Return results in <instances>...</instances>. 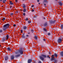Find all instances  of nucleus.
<instances>
[{
  "label": "nucleus",
  "mask_w": 63,
  "mask_h": 63,
  "mask_svg": "<svg viewBox=\"0 0 63 63\" xmlns=\"http://www.w3.org/2000/svg\"><path fill=\"white\" fill-rule=\"evenodd\" d=\"M0 47H1V45L0 44Z\"/></svg>",
  "instance_id": "50"
},
{
  "label": "nucleus",
  "mask_w": 63,
  "mask_h": 63,
  "mask_svg": "<svg viewBox=\"0 0 63 63\" xmlns=\"http://www.w3.org/2000/svg\"><path fill=\"white\" fill-rule=\"evenodd\" d=\"M15 2H17V0H15Z\"/></svg>",
  "instance_id": "37"
},
{
  "label": "nucleus",
  "mask_w": 63,
  "mask_h": 63,
  "mask_svg": "<svg viewBox=\"0 0 63 63\" xmlns=\"http://www.w3.org/2000/svg\"><path fill=\"white\" fill-rule=\"evenodd\" d=\"M24 0H23V1H24Z\"/></svg>",
  "instance_id": "52"
},
{
  "label": "nucleus",
  "mask_w": 63,
  "mask_h": 63,
  "mask_svg": "<svg viewBox=\"0 0 63 63\" xmlns=\"http://www.w3.org/2000/svg\"><path fill=\"white\" fill-rule=\"evenodd\" d=\"M9 24H7L4 25L3 26V30L4 31L6 30V29L9 27Z\"/></svg>",
  "instance_id": "1"
},
{
  "label": "nucleus",
  "mask_w": 63,
  "mask_h": 63,
  "mask_svg": "<svg viewBox=\"0 0 63 63\" xmlns=\"http://www.w3.org/2000/svg\"><path fill=\"white\" fill-rule=\"evenodd\" d=\"M62 39H61L60 38H59L58 40V43H60L61 42H62Z\"/></svg>",
  "instance_id": "5"
},
{
  "label": "nucleus",
  "mask_w": 63,
  "mask_h": 63,
  "mask_svg": "<svg viewBox=\"0 0 63 63\" xmlns=\"http://www.w3.org/2000/svg\"><path fill=\"white\" fill-rule=\"evenodd\" d=\"M34 38L36 39V40H37V36H35L34 37Z\"/></svg>",
  "instance_id": "17"
},
{
  "label": "nucleus",
  "mask_w": 63,
  "mask_h": 63,
  "mask_svg": "<svg viewBox=\"0 0 63 63\" xmlns=\"http://www.w3.org/2000/svg\"><path fill=\"white\" fill-rule=\"evenodd\" d=\"M44 5L45 6H46V4H44Z\"/></svg>",
  "instance_id": "45"
},
{
  "label": "nucleus",
  "mask_w": 63,
  "mask_h": 63,
  "mask_svg": "<svg viewBox=\"0 0 63 63\" xmlns=\"http://www.w3.org/2000/svg\"><path fill=\"white\" fill-rule=\"evenodd\" d=\"M33 7H34V5H32V6H31V7H32V8Z\"/></svg>",
  "instance_id": "41"
},
{
  "label": "nucleus",
  "mask_w": 63,
  "mask_h": 63,
  "mask_svg": "<svg viewBox=\"0 0 63 63\" xmlns=\"http://www.w3.org/2000/svg\"><path fill=\"white\" fill-rule=\"evenodd\" d=\"M3 2L4 3H5L6 2V0H4L3 1Z\"/></svg>",
  "instance_id": "13"
},
{
  "label": "nucleus",
  "mask_w": 63,
  "mask_h": 63,
  "mask_svg": "<svg viewBox=\"0 0 63 63\" xmlns=\"http://www.w3.org/2000/svg\"><path fill=\"white\" fill-rule=\"evenodd\" d=\"M11 60H13L14 59V56H11Z\"/></svg>",
  "instance_id": "8"
},
{
  "label": "nucleus",
  "mask_w": 63,
  "mask_h": 63,
  "mask_svg": "<svg viewBox=\"0 0 63 63\" xmlns=\"http://www.w3.org/2000/svg\"><path fill=\"white\" fill-rule=\"evenodd\" d=\"M18 52H16V54H17V53H18Z\"/></svg>",
  "instance_id": "40"
},
{
  "label": "nucleus",
  "mask_w": 63,
  "mask_h": 63,
  "mask_svg": "<svg viewBox=\"0 0 63 63\" xmlns=\"http://www.w3.org/2000/svg\"><path fill=\"white\" fill-rule=\"evenodd\" d=\"M10 15H13V13H11L10 14Z\"/></svg>",
  "instance_id": "33"
},
{
  "label": "nucleus",
  "mask_w": 63,
  "mask_h": 63,
  "mask_svg": "<svg viewBox=\"0 0 63 63\" xmlns=\"http://www.w3.org/2000/svg\"><path fill=\"white\" fill-rule=\"evenodd\" d=\"M5 20V18H3V19H2V20L3 21H4Z\"/></svg>",
  "instance_id": "21"
},
{
  "label": "nucleus",
  "mask_w": 63,
  "mask_h": 63,
  "mask_svg": "<svg viewBox=\"0 0 63 63\" xmlns=\"http://www.w3.org/2000/svg\"><path fill=\"white\" fill-rule=\"evenodd\" d=\"M31 32H33V30H31Z\"/></svg>",
  "instance_id": "35"
},
{
  "label": "nucleus",
  "mask_w": 63,
  "mask_h": 63,
  "mask_svg": "<svg viewBox=\"0 0 63 63\" xmlns=\"http://www.w3.org/2000/svg\"><path fill=\"white\" fill-rule=\"evenodd\" d=\"M0 1H2V0H0Z\"/></svg>",
  "instance_id": "48"
},
{
  "label": "nucleus",
  "mask_w": 63,
  "mask_h": 63,
  "mask_svg": "<svg viewBox=\"0 0 63 63\" xmlns=\"http://www.w3.org/2000/svg\"><path fill=\"white\" fill-rule=\"evenodd\" d=\"M10 4H11V5H13V3L12 1H10Z\"/></svg>",
  "instance_id": "14"
},
{
  "label": "nucleus",
  "mask_w": 63,
  "mask_h": 63,
  "mask_svg": "<svg viewBox=\"0 0 63 63\" xmlns=\"http://www.w3.org/2000/svg\"><path fill=\"white\" fill-rule=\"evenodd\" d=\"M61 28H63V25H61Z\"/></svg>",
  "instance_id": "20"
},
{
  "label": "nucleus",
  "mask_w": 63,
  "mask_h": 63,
  "mask_svg": "<svg viewBox=\"0 0 63 63\" xmlns=\"http://www.w3.org/2000/svg\"><path fill=\"white\" fill-rule=\"evenodd\" d=\"M28 22L29 23H31V21H28Z\"/></svg>",
  "instance_id": "22"
},
{
  "label": "nucleus",
  "mask_w": 63,
  "mask_h": 63,
  "mask_svg": "<svg viewBox=\"0 0 63 63\" xmlns=\"http://www.w3.org/2000/svg\"><path fill=\"white\" fill-rule=\"evenodd\" d=\"M2 30H0V33H2Z\"/></svg>",
  "instance_id": "23"
},
{
  "label": "nucleus",
  "mask_w": 63,
  "mask_h": 63,
  "mask_svg": "<svg viewBox=\"0 0 63 63\" xmlns=\"http://www.w3.org/2000/svg\"><path fill=\"white\" fill-rule=\"evenodd\" d=\"M43 30L45 31H47V30L45 28H44Z\"/></svg>",
  "instance_id": "15"
},
{
  "label": "nucleus",
  "mask_w": 63,
  "mask_h": 63,
  "mask_svg": "<svg viewBox=\"0 0 63 63\" xmlns=\"http://www.w3.org/2000/svg\"><path fill=\"white\" fill-rule=\"evenodd\" d=\"M8 59V57H6L5 58V60H7Z\"/></svg>",
  "instance_id": "10"
},
{
  "label": "nucleus",
  "mask_w": 63,
  "mask_h": 63,
  "mask_svg": "<svg viewBox=\"0 0 63 63\" xmlns=\"http://www.w3.org/2000/svg\"><path fill=\"white\" fill-rule=\"evenodd\" d=\"M34 10H32V12H34Z\"/></svg>",
  "instance_id": "43"
},
{
  "label": "nucleus",
  "mask_w": 63,
  "mask_h": 63,
  "mask_svg": "<svg viewBox=\"0 0 63 63\" xmlns=\"http://www.w3.org/2000/svg\"><path fill=\"white\" fill-rule=\"evenodd\" d=\"M12 8V6H10V8Z\"/></svg>",
  "instance_id": "47"
},
{
  "label": "nucleus",
  "mask_w": 63,
  "mask_h": 63,
  "mask_svg": "<svg viewBox=\"0 0 63 63\" xmlns=\"http://www.w3.org/2000/svg\"><path fill=\"white\" fill-rule=\"evenodd\" d=\"M37 2H39V0H37Z\"/></svg>",
  "instance_id": "42"
},
{
  "label": "nucleus",
  "mask_w": 63,
  "mask_h": 63,
  "mask_svg": "<svg viewBox=\"0 0 63 63\" xmlns=\"http://www.w3.org/2000/svg\"><path fill=\"white\" fill-rule=\"evenodd\" d=\"M26 36V37H28V35H27Z\"/></svg>",
  "instance_id": "44"
},
{
  "label": "nucleus",
  "mask_w": 63,
  "mask_h": 63,
  "mask_svg": "<svg viewBox=\"0 0 63 63\" xmlns=\"http://www.w3.org/2000/svg\"><path fill=\"white\" fill-rule=\"evenodd\" d=\"M50 35V33H48V35L49 36Z\"/></svg>",
  "instance_id": "27"
},
{
  "label": "nucleus",
  "mask_w": 63,
  "mask_h": 63,
  "mask_svg": "<svg viewBox=\"0 0 63 63\" xmlns=\"http://www.w3.org/2000/svg\"><path fill=\"white\" fill-rule=\"evenodd\" d=\"M19 56V55H17L16 56V57H18V56Z\"/></svg>",
  "instance_id": "36"
},
{
  "label": "nucleus",
  "mask_w": 63,
  "mask_h": 63,
  "mask_svg": "<svg viewBox=\"0 0 63 63\" xmlns=\"http://www.w3.org/2000/svg\"><path fill=\"white\" fill-rule=\"evenodd\" d=\"M60 5H61V6H62V3H60Z\"/></svg>",
  "instance_id": "24"
},
{
  "label": "nucleus",
  "mask_w": 63,
  "mask_h": 63,
  "mask_svg": "<svg viewBox=\"0 0 63 63\" xmlns=\"http://www.w3.org/2000/svg\"><path fill=\"white\" fill-rule=\"evenodd\" d=\"M1 7H3V6H1Z\"/></svg>",
  "instance_id": "49"
},
{
  "label": "nucleus",
  "mask_w": 63,
  "mask_h": 63,
  "mask_svg": "<svg viewBox=\"0 0 63 63\" xmlns=\"http://www.w3.org/2000/svg\"><path fill=\"white\" fill-rule=\"evenodd\" d=\"M32 61V60L30 59H29L28 60V63H30Z\"/></svg>",
  "instance_id": "6"
},
{
  "label": "nucleus",
  "mask_w": 63,
  "mask_h": 63,
  "mask_svg": "<svg viewBox=\"0 0 63 63\" xmlns=\"http://www.w3.org/2000/svg\"><path fill=\"white\" fill-rule=\"evenodd\" d=\"M44 18V19H45V18Z\"/></svg>",
  "instance_id": "53"
},
{
  "label": "nucleus",
  "mask_w": 63,
  "mask_h": 63,
  "mask_svg": "<svg viewBox=\"0 0 63 63\" xmlns=\"http://www.w3.org/2000/svg\"><path fill=\"white\" fill-rule=\"evenodd\" d=\"M26 20H28V18H26L25 19Z\"/></svg>",
  "instance_id": "29"
},
{
  "label": "nucleus",
  "mask_w": 63,
  "mask_h": 63,
  "mask_svg": "<svg viewBox=\"0 0 63 63\" xmlns=\"http://www.w3.org/2000/svg\"><path fill=\"white\" fill-rule=\"evenodd\" d=\"M39 4H40V3H39Z\"/></svg>",
  "instance_id": "51"
},
{
  "label": "nucleus",
  "mask_w": 63,
  "mask_h": 63,
  "mask_svg": "<svg viewBox=\"0 0 63 63\" xmlns=\"http://www.w3.org/2000/svg\"><path fill=\"white\" fill-rule=\"evenodd\" d=\"M54 55L56 57H57V54H55Z\"/></svg>",
  "instance_id": "16"
},
{
  "label": "nucleus",
  "mask_w": 63,
  "mask_h": 63,
  "mask_svg": "<svg viewBox=\"0 0 63 63\" xmlns=\"http://www.w3.org/2000/svg\"><path fill=\"white\" fill-rule=\"evenodd\" d=\"M43 57H44V58H46L47 56L43 54L41 56H40L39 58L42 61H43L44 59V58Z\"/></svg>",
  "instance_id": "2"
},
{
  "label": "nucleus",
  "mask_w": 63,
  "mask_h": 63,
  "mask_svg": "<svg viewBox=\"0 0 63 63\" xmlns=\"http://www.w3.org/2000/svg\"><path fill=\"white\" fill-rule=\"evenodd\" d=\"M17 13H18V12H17Z\"/></svg>",
  "instance_id": "54"
},
{
  "label": "nucleus",
  "mask_w": 63,
  "mask_h": 63,
  "mask_svg": "<svg viewBox=\"0 0 63 63\" xmlns=\"http://www.w3.org/2000/svg\"><path fill=\"white\" fill-rule=\"evenodd\" d=\"M49 54H51V52H49Z\"/></svg>",
  "instance_id": "30"
},
{
  "label": "nucleus",
  "mask_w": 63,
  "mask_h": 63,
  "mask_svg": "<svg viewBox=\"0 0 63 63\" xmlns=\"http://www.w3.org/2000/svg\"><path fill=\"white\" fill-rule=\"evenodd\" d=\"M27 28V27H26L24 26L23 27V29L24 30H25V29H26Z\"/></svg>",
  "instance_id": "11"
},
{
  "label": "nucleus",
  "mask_w": 63,
  "mask_h": 63,
  "mask_svg": "<svg viewBox=\"0 0 63 63\" xmlns=\"http://www.w3.org/2000/svg\"><path fill=\"white\" fill-rule=\"evenodd\" d=\"M46 0H45H45H44V2H46Z\"/></svg>",
  "instance_id": "46"
},
{
  "label": "nucleus",
  "mask_w": 63,
  "mask_h": 63,
  "mask_svg": "<svg viewBox=\"0 0 63 63\" xmlns=\"http://www.w3.org/2000/svg\"><path fill=\"white\" fill-rule=\"evenodd\" d=\"M21 33H22V32H23V30H21Z\"/></svg>",
  "instance_id": "32"
},
{
  "label": "nucleus",
  "mask_w": 63,
  "mask_h": 63,
  "mask_svg": "<svg viewBox=\"0 0 63 63\" xmlns=\"http://www.w3.org/2000/svg\"><path fill=\"white\" fill-rule=\"evenodd\" d=\"M47 57H48V58H50L49 57V56H47Z\"/></svg>",
  "instance_id": "26"
},
{
  "label": "nucleus",
  "mask_w": 63,
  "mask_h": 63,
  "mask_svg": "<svg viewBox=\"0 0 63 63\" xmlns=\"http://www.w3.org/2000/svg\"><path fill=\"white\" fill-rule=\"evenodd\" d=\"M61 55L62 56H63V52H62L61 53Z\"/></svg>",
  "instance_id": "12"
},
{
  "label": "nucleus",
  "mask_w": 63,
  "mask_h": 63,
  "mask_svg": "<svg viewBox=\"0 0 63 63\" xmlns=\"http://www.w3.org/2000/svg\"><path fill=\"white\" fill-rule=\"evenodd\" d=\"M22 38H25V36H24L23 35L22 36Z\"/></svg>",
  "instance_id": "25"
},
{
  "label": "nucleus",
  "mask_w": 63,
  "mask_h": 63,
  "mask_svg": "<svg viewBox=\"0 0 63 63\" xmlns=\"http://www.w3.org/2000/svg\"><path fill=\"white\" fill-rule=\"evenodd\" d=\"M16 26V25L15 24H14V27H15V26Z\"/></svg>",
  "instance_id": "38"
},
{
  "label": "nucleus",
  "mask_w": 63,
  "mask_h": 63,
  "mask_svg": "<svg viewBox=\"0 0 63 63\" xmlns=\"http://www.w3.org/2000/svg\"><path fill=\"white\" fill-rule=\"evenodd\" d=\"M54 62L55 63H56V62H57V61H54Z\"/></svg>",
  "instance_id": "28"
},
{
  "label": "nucleus",
  "mask_w": 63,
  "mask_h": 63,
  "mask_svg": "<svg viewBox=\"0 0 63 63\" xmlns=\"http://www.w3.org/2000/svg\"><path fill=\"white\" fill-rule=\"evenodd\" d=\"M6 37L7 38L6 39H5V38H3V41H5V40H7V39H8L9 38V35H7L6 36Z\"/></svg>",
  "instance_id": "4"
},
{
  "label": "nucleus",
  "mask_w": 63,
  "mask_h": 63,
  "mask_svg": "<svg viewBox=\"0 0 63 63\" xmlns=\"http://www.w3.org/2000/svg\"><path fill=\"white\" fill-rule=\"evenodd\" d=\"M23 15L24 16L25 15V13H23Z\"/></svg>",
  "instance_id": "31"
},
{
  "label": "nucleus",
  "mask_w": 63,
  "mask_h": 63,
  "mask_svg": "<svg viewBox=\"0 0 63 63\" xmlns=\"http://www.w3.org/2000/svg\"><path fill=\"white\" fill-rule=\"evenodd\" d=\"M43 41H46V39H43Z\"/></svg>",
  "instance_id": "39"
},
{
  "label": "nucleus",
  "mask_w": 63,
  "mask_h": 63,
  "mask_svg": "<svg viewBox=\"0 0 63 63\" xmlns=\"http://www.w3.org/2000/svg\"><path fill=\"white\" fill-rule=\"evenodd\" d=\"M38 63H42L41 62V61H39Z\"/></svg>",
  "instance_id": "34"
},
{
  "label": "nucleus",
  "mask_w": 63,
  "mask_h": 63,
  "mask_svg": "<svg viewBox=\"0 0 63 63\" xmlns=\"http://www.w3.org/2000/svg\"><path fill=\"white\" fill-rule=\"evenodd\" d=\"M23 8H25V5L24 4H23Z\"/></svg>",
  "instance_id": "18"
},
{
  "label": "nucleus",
  "mask_w": 63,
  "mask_h": 63,
  "mask_svg": "<svg viewBox=\"0 0 63 63\" xmlns=\"http://www.w3.org/2000/svg\"><path fill=\"white\" fill-rule=\"evenodd\" d=\"M54 56L53 55H52V57L50 60L51 61H52V60H54Z\"/></svg>",
  "instance_id": "3"
},
{
  "label": "nucleus",
  "mask_w": 63,
  "mask_h": 63,
  "mask_svg": "<svg viewBox=\"0 0 63 63\" xmlns=\"http://www.w3.org/2000/svg\"><path fill=\"white\" fill-rule=\"evenodd\" d=\"M23 11L24 12H26V9H24Z\"/></svg>",
  "instance_id": "19"
},
{
  "label": "nucleus",
  "mask_w": 63,
  "mask_h": 63,
  "mask_svg": "<svg viewBox=\"0 0 63 63\" xmlns=\"http://www.w3.org/2000/svg\"><path fill=\"white\" fill-rule=\"evenodd\" d=\"M19 52H20V53L21 54H23V51L22 50H20L19 51Z\"/></svg>",
  "instance_id": "7"
},
{
  "label": "nucleus",
  "mask_w": 63,
  "mask_h": 63,
  "mask_svg": "<svg viewBox=\"0 0 63 63\" xmlns=\"http://www.w3.org/2000/svg\"><path fill=\"white\" fill-rule=\"evenodd\" d=\"M7 50L9 51H11V49L10 48V47H8L7 48Z\"/></svg>",
  "instance_id": "9"
}]
</instances>
